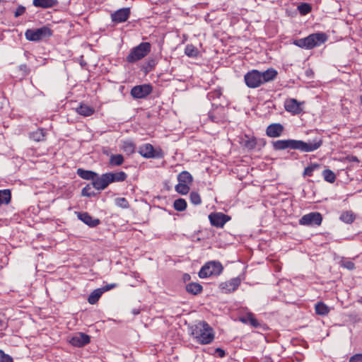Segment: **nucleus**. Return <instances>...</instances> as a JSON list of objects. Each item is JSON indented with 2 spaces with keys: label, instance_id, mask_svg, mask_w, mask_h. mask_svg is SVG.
I'll list each match as a JSON object with an SVG mask.
<instances>
[{
  "label": "nucleus",
  "instance_id": "obj_27",
  "mask_svg": "<svg viewBox=\"0 0 362 362\" xmlns=\"http://www.w3.org/2000/svg\"><path fill=\"white\" fill-rule=\"evenodd\" d=\"M11 200V193L9 189L0 190V206L8 204Z\"/></svg>",
  "mask_w": 362,
  "mask_h": 362
},
{
  "label": "nucleus",
  "instance_id": "obj_3",
  "mask_svg": "<svg viewBox=\"0 0 362 362\" xmlns=\"http://www.w3.org/2000/svg\"><path fill=\"white\" fill-rule=\"evenodd\" d=\"M189 334L196 342L202 345L211 344L215 338L214 329L203 320L189 327Z\"/></svg>",
  "mask_w": 362,
  "mask_h": 362
},
{
  "label": "nucleus",
  "instance_id": "obj_21",
  "mask_svg": "<svg viewBox=\"0 0 362 362\" xmlns=\"http://www.w3.org/2000/svg\"><path fill=\"white\" fill-rule=\"evenodd\" d=\"M240 320L245 324H250L251 326L255 328L261 326V324L255 317V315L251 313H248L245 316L240 317Z\"/></svg>",
  "mask_w": 362,
  "mask_h": 362
},
{
  "label": "nucleus",
  "instance_id": "obj_9",
  "mask_svg": "<svg viewBox=\"0 0 362 362\" xmlns=\"http://www.w3.org/2000/svg\"><path fill=\"white\" fill-rule=\"evenodd\" d=\"M322 221V216L319 212H310L303 215L299 220V224L302 226H319Z\"/></svg>",
  "mask_w": 362,
  "mask_h": 362
},
{
  "label": "nucleus",
  "instance_id": "obj_14",
  "mask_svg": "<svg viewBox=\"0 0 362 362\" xmlns=\"http://www.w3.org/2000/svg\"><path fill=\"white\" fill-rule=\"evenodd\" d=\"M301 105L302 103H299L296 99L289 98L286 100L284 107L287 112L293 115H298L303 111Z\"/></svg>",
  "mask_w": 362,
  "mask_h": 362
},
{
  "label": "nucleus",
  "instance_id": "obj_17",
  "mask_svg": "<svg viewBox=\"0 0 362 362\" xmlns=\"http://www.w3.org/2000/svg\"><path fill=\"white\" fill-rule=\"evenodd\" d=\"M69 342L74 346L81 347L90 342V337L83 333H78L71 338Z\"/></svg>",
  "mask_w": 362,
  "mask_h": 362
},
{
  "label": "nucleus",
  "instance_id": "obj_46",
  "mask_svg": "<svg viewBox=\"0 0 362 362\" xmlns=\"http://www.w3.org/2000/svg\"><path fill=\"white\" fill-rule=\"evenodd\" d=\"M117 286V285L116 284H107L100 288L103 291V293H104V292L108 291L112 288H115Z\"/></svg>",
  "mask_w": 362,
  "mask_h": 362
},
{
  "label": "nucleus",
  "instance_id": "obj_47",
  "mask_svg": "<svg viewBox=\"0 0 362 362\" xmlns=\"http://www.w3.org/2000/svg\"><path fill=\"white\" fill-rule=\"evenodd\" d=\"M349 362H362V354L354 355L350 358Z\"/></svg>",
  "mask_w": 362,
  "mask_h": 362
},
{
  "label": "nucleus",
  "instance_id": "obj_36",
  "mask_svg": "<svg viewBox=\"0 0 362 362\" xmlns=\"http://www.w3.org/2000/svg\"><path fill=\"white\" fill-rule=\"evenodd\" d=\"M189 186H190V185L179 182L175 186V190L179 194H187L189 191V189H190Z\"/></svg>",
  "mask_w": 362,
  "mask_h": 362
},
{
  "label": "nucleus",
  "instance_id": "obj_1",
  "mask_svg": "<svg viewBox=\"0 0 362 362\" xmlns=\"http://www.w3.org/2000/svg\"><path fill=\"white\" fill-rule=\"evenodd\" d=\"M323 144L321 136H315L313 140L304 141L296 139L277 140L272 143L274 150L281 151L285 149L298 150L300 152L309 153L320 148Z\"/></svg>",
  "mask_w": 362,
  "mask_h": 362
},
{
  "label": "nucleus",
  "instance_id": "obj_30",
  "mask_svg": "<svg viewBox=\"0 0 362 362\" xmlns=\"http://www.w3.org/2000/svg\"><path fill=\"white\" fill-rule=\"evenodd\" d=\"M30 137L35 141H42L45 139V132L42 129H38L32 132Z\"/></svg>",
  "mask_w": 362,
  "mask_h": 362
},
{
  "label": "nucleus",
  "instance_id": "obj_29",
  "mask_svg": "<svg viewBox=\"0 0 362 362\" xmlns=\"http://www.w3.org/2000/svg\"><path fill=\"white\" fill-rule=\"evenodd\" d=\"M103 291L100 290V288L95 289L88 296V301L90 304H95L96 303L100 296L103 294Z\"/></svg>",
  "mask_w": 362,
  "mask_h": 362
},
{
  "label": "nucleus",
  "instance_id": "obj_11",
  "mask_svg": "<svg viewBox=\"0 0 362 362\" xmlns=\"http://www.w3.org/2000/svg\"><path fill=\"white\" fill-rule=\"evenodd\" d=\"M241 283V280L238 277L233 278L229 281L222 282L219 284V289L223 293H229L234 292L238 289L240 284Z\"/></svg>",
  "mask_w": 362,
  "mask_h": 362
},
{
  "label": "nucleus",
  "instance_id": "obj_49",
  "mask_svg": "<svg viewBox=\"0 0 362 362\" xmlns=\"http://www.w3.org/2000/svg\"><path fill=\"white\" fill-rule=\"evenodd\" d=\"M215 352L218 354V356L221 358H223L226 356L225 351L221 348L216 349Z\"/></svg>",
  "mask_w": 362,
  "mask_h": 362
},
{
  "label": "nucleus",
  "instance_id": "obj_13",
  "mask_svg": "<svg viewBox=\"0 0 362 362\" xmlns=\"http://www.w3.org/2000/svg\"><path fill=\"white\" fill-rule=\"evenodd\" d=\"M131 14L129 8H122L111 13V20L115 23H121L127 21Z\"/></svg>",
  "mask_w": 362,
  "mask_h": 362
},
{
  "label": "nucleus",
  "instance_id": "obj_7",
  "mask_svg": "<svg viewBox=\"0 0 362 362\" xmlns=\"http://www.w3.org/2000/svg\"><path fill=\"white\" fill-rule=\"evenodd\" d=\"M223 269V267L219 262H209L202 267L199 272V276L204 279L211 276H218L222 272Z\"/></svg>",
  "mask_w": 362,
  "mask_h": 362
},
{
  "label": "nucleus",
  "instance_id": "obj_31",
  "mask_svg": "<svg viewBox=\"0 0 362 362\" xmlns=\"http://www.w3.org/2000/svg\"><path fill=\"white\" fill-rule=\"evenodd\" d=\"M124 163V157L122 154H113L110 158L109 163L112 166H119Z\"/></svg>",
  "mask_w": 362,
  "mask_h": 362
},
{
  "label": "nucleus",
  "instance_id": "obj_8",
  "mask_svg": "<svg viewBox=\"0 0 362 362\" xmlns=\"http://www.w3.org/2000/svg\"><path fill=\"white\" fill-rule=\"evenodd\" d=\"M139 153L145 158H163L165 153L160 147L154 148L151 144H145L139 147Z\"/></svg>",
  "mask_w": 362,
  "mask_h": 362
},
{
  "label": "nucleus",
  "instance_id": "obj_56",
  "mask_svg": "<svg viewBox=\"0 0 362 362\" xmlns=\"http://www.w3.org/2000/svg\"><path fill=\"white\" fill-rule=\"evenodd\" d=\"M134 314H138V313H139V312H136V310H134Z\"/></svg>",
  "mask_w": 362,
  "mask_h": 362
},
{
  "label": "nucleus",
  "instance_id": "obj_4",
  "mask_svg": "<svg viewBox=\"0 0 362 362\" xmlns=\"http://www.w3.org/2000/svg\"><path fill=\"white\" fill-rule=\"evenodd\" d=\"M327 40V36L324 33H317L309 35L308 37L295 40L293 44L303 49H311L320 46Z\"/></svg>",
  "mask_w": 362,
  "mask_h": 362
},
{
  "label": "nucleus",
  "instance_id": "obj_48",
  "mask_svg": "<svg viewBox=\"0 0 362 362\" xmlns=\"http://www.w3.org/2000/svg\"><path fill=\"white\" fill-rule=\"evenodd\" d=\"M221 90H215L213 92L209 93L208 96L211 99V98H219L221 96Z\"/></svg>",
  "mask_w": 362,
  "mask_h": 362
},
{
  "label": "nucleus",
  "instance_id": "obj_16",
  "mask_svg": "<svg viewBox=\"0 0 362 362\" xmlns=\"http://www.w3.org/2000/svg\"><path fill=\"white\" fill-rule=\"evenodd\" d=\"M284 127L279 123H273L269 125L266 129V134L271 138L279 137L281 136Z\"/></svg>",
  "mask_w": 362,
  "mask_h": 362
},
{
  "label": "nucleus",
  "instance_id": "obj_57",
  "mask_svg": "<svg viewBox=\"0 0 362 362\" xmlns=\"http://www.w3.org/2000/svg\"><path fill=\"white\" fill-rule=\"evenodd\" d=\"M134 314H138V313H139V312H136V310H134Z\"/></svg>",
  "mask_w": 362,
  "mask_h": 362
},
{
  "label": "nucleus",
  "instance_id": "obj_39",
  "mask_svg": "<svg viewBox=\"0 0 362 362\" xmlns=\"http://www.w3.org/2000/svg\"><path fill=\"white\" fill-rule=\"evenodd\" d=\"M247 139L244 142V146L247 149L252 150L255 148L257 145V140L255 137H247Z\"/></svg>",
  "mask_w": 362,
  "mask_h": 362
},
{
  "label": "nucleus",
  "instance_id": "obj_33",
  "mask_svg": "<svg viewBox=\"0 0 362 362\" xmlns=\"http://www.w3.org/2000/svg\"><path fill=\"white\" fill-rule=\"evenodd\" d=\"M322 175L324 180L329 183H333L336 180L335 174L329 169L323 170Z\"/></svg>",
  "mask_w": 362,
  "mask_h": 362
},
{
  "label": "nucleus",
  "instance_id": "obj_20",
  "mask_svg": "<svg viewBox=\"0 0 362 362\" xmlns=\"http://www.w3.org/2000/svg\"><path fill=\"white\" fill-rule=\"evenodd\" d=\"M33 4L35 7L48 8L57 6L58 1L57 0H33Z\"/></svg>",
  "mask_w": 362,
  "mask_h": 362
},
{
  "label": "nucleus",
  "instance_id": "obj_6",
  "mask_svg": "<svg viewBox=\"0 0 362 362\" xmlns=\"http://www.w3.org/2000/svg\"><path fill=\"white\" fill-rule=\"evenodd\" d=\"M52 35V30L47 26H42L36 29H28L25 36L30 41H40L46 40Z\"/></svg>",
  "mask_w": 362,
  "mask_h": 362
},
{
  "label": "nucleus",
  "instance_id": "obj_22",
  "mask_svg": "<svg viewBox=\"0 0 362 362\" xmlns=\"http://www.w3.org/2000/svg\"><path fill=\"white\" fill-rule=\"evenodd\" d=\"M76 111L78 114L83 117L91 116L95 112L93 107L86 104H81L78 107L76 108Z\"/></svg>",
  "mask_w": 362,
  "mask_h": 362
},
{
  "label": "nucleus",
  "instance_id": "obj_15",
  "mask_svg": "<svg viewBox=\"0 0 362 362\" xmlns=\"http://www.w3.org/2000/svg\"><path fill=\"white\" fill-rule=\"evenodd\" d=\"M110 184L107 173H104L100 176L97 174L93 182H92L93 187L99 191L105 189Z\"/></svg>",
  "mask_w": 362,
  "mask_h": 362
},
{
  "label": "nucleus",
  "instance_id": "obj_18",
  "mask_svg": "<svg viewBox=\"0 0 362 362\" xmlns=\"http://www.w3.org/2000/svg\"><path fill=\"white\" fill-rule=\"evenodd\" d=\"M78 217L81 221L90 227H95L100 223L99 219L93 218L87 212L79 213Z\"/></svg>",
  "mask_w": 362,
  "mask_h": 362
},
{
  "label": "nucleus",
  "instance_id": "obj_44",
  "mask_svg": "<svg viewBox=\"0 0 362 362\" xmlns=\"http://www.w3.org/2000/svg\"><path fill=\"white\" fill-rule=\"evenodd\" d=\"M341 266L349 270H353L355 268L354 263L350 260H343L341 262Z\"/></svg>",
  "mask_w": 362,
  "mask_h": 362
},
{
  "label": "nucleus",
  "instance_id": "obj_38",
  "mask_svg": "<svg viewBox=\"0 0 362 362\" xmlns=\"http://www.w3.org/2000/svg\"><path fill=\"white\" fill-rule=\"evenodd\" d=\"M198 49L193 45H187L185 49V54L190 57H197L198 54Z\"/></svg>",
  "mask_w": 362,
  "mask_h": 362
},
{
  "label": "nucleus",
  "instance_id": "obj_12",
  "mask_svg": "<svg viewBox=\"0 0 362 362\" xmlns=\"http://www.w3.org/2000/svg\"><path fill=\"white\" fill-rule=\"evenodd\" d=\"M211 224L216 228H223L230 218L223 213H212L209 216Z\"/></svg>",
  "mask_w": 362,
  "mask_h": 362
},
{
  "label": "nucleus",
  "instance_id": "obj_28",
  "mask_svg": "<svg viewBox=\"0 0 362 362\" xmlns=\"http://www.w3.org/2000/svg\"><path fill=\"white\" fill-rule=\"evenodd\" d=\"M177 180L179 182L186 183L188 185H191L193 181L192 175L187 171L181 172L177 176Z\"/></svg>",
  "mask_w": 362,
  "mask_h": 362
},
{
  "label": "nucleus",
  "instance_id": "obj_40",
  "mask_svg": "<svg viewBox=\"0 0 362 362\" xmlns=\"http://www.w3.org/2000/svg\"><path fill=\"white\" fill-rule=\"evenodd\" d=\"M189 199L192 204L199 205L202 203L200 195L196 192H192L189 195Z\"/></svg>",
  "mask_w": 362,
  "mask_h": 362
},
{
  "label": "nucleus",
  "instance_id": "obj_25",
  "mask_svg": "<svg viewBox=\"0 0 362 362\" xmlns=\"http://www.w3.org/2000/svg\"><path fill=\"white\" fill-rule=\"evenodd\" d=\"M202 286L198 283H189L186 286V291L191 294L197 295L202 291Z\"/></svg>",
  "mask_w": 362,
  "mask_h": 362
},
{
  "label": "nucleus",
  "instance_id": "obj_55",
  "mask_svg": "<svg viewBox=\"0 0 362 362\" xmlns=\"http://www.w3.org/2000/svg\"><path fill=\"white\" fill-rule=\"evenodd\" d=\"M360 103L362 105V95H361V97H360Z\"/></svg>",
  "mask_w": 362,
  "mask_h": 362
},
{
  "label": "nucleus",
  "instance_id": "obj_37",
  "mask_svg": "<svg viewBox=\"0 0 362 362\" xmlns=\"http://www.w3.org/2000/svg\"><path fill=\"white\" fill-rule=\"evenodd\" d=\"M320 168V165L317 163H312L306 167L303 172L304 176L311 177L313 176V172Z\"/></svg>",
  "mask_w": 362,
  "mask_h": 362
},
{
  "label": "nucleus",
  "instance_id": "obj_35",
  "mask_svg": "<svg viewBox=\"0 0 362 362\" xmlns=\"http://www.w3.org/2000/svg\"><path fill=\"white\" fill-rule=\"evenodd\" d=\"M297 8L301 16H305L311 11L312 6L308 3H302Z\"/></svg>",
  "mask_w": 362,
  "mask_h": 362
},
{
  "label": "nucleus",
  "instance_id": "obj_34",
  "mask_svg": "<svg viewBox=\"0 0 362 362\" xmlns=\"http://www.w3.org/2000/svg\"><path fill=\"white\" fill-rule=\"evenodd\" d=\"M174 209L178 211H182L187 208V202L184 199H177L174 202Z\"/></svg>",
  "mask_w": 362,
  "mask_h": 362
},
{
  "label": "nucleus",
  "instance_id": "obj_43",
  "mask_svg": "<svg viewBox=\"0 0 362 362\" xmlns=\"http://www.w3.org/2000/svg\"><path fill=\"white\" fill-rule=\"evenodd\" d=\"M0 362H13L12 357L0 350Z\"/></svg>",
  "mask_w": 362,
  "mask_h": 362
},
{
  "label": "nucleus",
  "instance_id": "obj_24",
  "mask_svg": "<svg viewBox=\"0 0 362 362\" xmlns=\"http://www.w3.org/2000/svg\"><path fill=\"white\" fill-rule=\"evenodd\" d=\"M121 148L127 155H132L135 153L136 144L129 140L123 141Z\"/></svg>",
  "mask_w": 362,
  "mask_h": 362
},
{
  "label": "nucleus",
  "instance_id": "obj_10",
  "mask_svg": "<svg viewBox=\"0 0 362 362\" xmlns=\"http://www.w3.org/2000/svg\"><path fill=\"white\" fill-rule=\"evenodd\" d=\"M152 90L153 87L151 84H142L133 87L131 90V95L134 98H144L150 95Z\"/></svg>",
  "mask_w": 362,
  "mask_h": 362
},
{
  "label": "nucleus",
  "instance_id": "obj_19",
  "mask_svg": "<svg viewBox=\"0 0 362 362\" xmlns=\"http://www.w3.org/2000/svg\"><path fill=\"white\" fill-rule=\"evenodd\" d=\"M107 175L108 176V179L110 184L112 182H123L127 177V173L123 171L115 173H107Z\"/></svg>",
  "mask_w": 362,
  "mask_h": 362
},
{
  "label": "nucleus",
  "instance_id": "obj_5",
  "mask_svg": "<svg viewBox=\"0 0 362 362\" xmlns=\"http://www.w3.org/2000/svg\"><path fill=\"white\" fill-rule=\"evenodd\" d=\"M151 45L149 42H141L130 50L126 60L129 63H134L142 59L151 52Z\"/></svg>",
  "mask_w": 362,
  "mask_h": 362
},
{
  "label": "nucleus",
  "instance_id": "obj_45",
  "mask_svg": "<svg viewBox=\"0 0 362 362\" xmlns=\"http://www.w3.org/2000/svg\"><path fill=\"white\" fill-rule=\"evenodd\" d=\"M25 12V7L23 6H18L14 13V16L16 18H18V17L22 16L23 14H24Z\"/></svg>",
  "mask_w": 362,
  "mask_h": 362
},
{
  "label": "nucleus",
  "instance_id": "obj_41",
  "mask_svg": "<svg viewBox=\"0 0 362 362\" xmlns=\"http://www.w3.org/2000/svg\"><path fill=\"white\" fill-rule=\"evenodd\" d=\"M81 194L83 197H91L95 195V192L92 190V186L87 185L82 189Z\"/></svg>",
  "mask_w": 362,
  "mask_h": 362
},
{
  "label": "nucleus",
  "instance_id": "obj_53",
  "mask_svg": "<svg viewBox=\"0 0 362 362\" xmlns=\"http://www.w3.org/2000/svg\"><path fill=\"white\" fill-rule=\"evenodd\" d=\"M148 66L153 67L154 66V62L153 60L148 62Z\"/></svg>",
  "mask_w": 362,
  "mask_h": 362
},
{
  "label": "nucleus",
  "instance_id": "obj_26",
  "mask_svg": "<svg viewBox=\"0 0 362 362\" xmlns=\"http://www.w3.org/2000/svg\"><path fill=\"white\" fill-rule=\"evenodd\" d=\"M315 310L316 314L319 315H327L330 311V308L322 302H318L316 303Z\"/></svg>",
  "mask_w": 362,
  "mask_h": 362
},
{
  "label": "nucleus",
  "instance_id": "obj_2",
  "mask_svg": "<svg viewBox=\"0 0 362 362\" xmlns=\"http://www.w3.org/2000/svg\"><path fill=\"white\" fill-rule=\"evenodd\" d=\"M277 74V71L273 68L268 69L263 72L252 69L245 74L244 81L248 88H256L265 83L274 81Z\"/></svg>",
  "mask_w": 362,
  "mask_h": 362
},
{
  "label": "nucleus",
  "instance_id": "obj_52",
  "mask_svg": "<svg viewBox=\"0 0 362 362\" xmlns=\"http://www.w3.org/2000/svg\"><path fill=\"white\" fill-rule=\"evenodd\" d=\"M20 69H21V70L26 71L27 66L25 64H22V65L20 66Z\"/></svg>",
  "mask_w": 362,
  "mask_h": 362
},
{
  "label": "nucleus",
  "instance_id": "obj_51",
  "mask_svg": "<svg viewBox=\"0 0 362 362\" xmlns=\"http://www.w3.org/2000/svg\"><path fill=\"white\" fill-rule=\"evenodd\" d=\"M6 327V325L3 320L0 319V331H2Z\"/></svg>",
  "mask_w": 362,
  "mask_h": 362
},
{
  "label": "nucleus",
  "instance_id": "obj_50",
  "mask_svg": "<svg viewBox=\"0 0 362 362\" xmlns=\"http://www.w3.org/2000/svg\"><path fill=\"white\" fill-rule=\"evenodd\" d=\"M346 159L351 162H357V163L359 162L358 158L355 156H349L346 157Z\"/></svg>",
  "mask_w": 362,
  "mask_h": 362
},
{
  "label": "nucleus",
  "instance_id": "obj_32",
  "mask_svg": "<svg viewBox=\"0 0 362 362\" xmlns=\"http://www.w3.org/2000/svg\"><path fill=\"white\" fill-rule=\"evenodd\" d=\"M340 219L346 223H351L355 220V215L351 211H347L344 213L340 216Z\"/></svg>",
  "mask_w": 362,
  "mask_h": 362
},
{
  "label": "nucleus",
  "instance_id": "obj_54",
  "mask_svg": "<svg viewBox=\"0 0 362 362\" xmlns=\"http://www.w3.org/2000/svg\"><path fill=\"white\" fill-rule=\"evenodd\" d=\"M358 302L361 304H362V297L358 300Z\"/></svg>",
  "mask_w": 362,
  "mask_h": 362
},
{
  "label": "nucleus",
  "instance_id": "obj_42",
  "mask_svg": "<svg viewBox=\"0 0 362 362\" xmlns=\"http://www.w3.org/2000/svg\"><path fill=\"white\" fill-rule=\"evenodd\" d=\"M115 203L117 206L122 209H127L129 206L128 201L124 197L117 198Z\"/></svg>",
  "mask_w": 362,
  "mask_h": 362
},
{
  "label": "nucleus",
  "instance_id": "obj_23",
  "mask_svg": "<svg viewBox=\"0 0 362 362\" xmlns=\"http://www.w3.org/2000/svg\"><path fill=\"white\" fill-rule=\"evenodd\" d=\"M77 175L82 179L92 180V182H93L94 179L97 175V173L91 170H86L81 168H78L77 170Z\"/></svg>",
  "mask_w": 362,
  "mask_h": 362
}]
</instances>
